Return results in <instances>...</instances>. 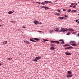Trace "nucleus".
Listing matches in <instances>:
<instances>
[{"mask_svg": "<svg viewBox=\"0 0 79 79\" xmlns=\"http://www.w3.org/2000/svg\"><path fill=\"white\" fill-rule=\"evenodd\" d=\"M69 31H71V32H72V31H74V30H73V29L71 28L69 29Z\"/></svg>", "mask_w": 79, "mask_h": 79, "instance_id": "9", "label": "nucleus"}, {"mask_svg": "<svg viewBox=\"0 0 79 79\" xmlns=\"http://www.w3.org/2000/svg\"><path fill=\"white\" fill-rule=\"evenodd\" d=\"M39 32H41L42 31H39Z\"/></svg>", "mask_w": 79, "mask_h": 79, "instance_id": "56", "label": "nucleus"}, {"mask_svg": "<svg viewBox=\"0 0 79 79\" xmlns=\"http://www.w3.org/2000/svg\"><path fill=\"white\" fill-rule=\"evenodd\" d=\"M30 41H31L32 42H33V40L32 39H30Z\"/></svg>", "mask_w": 79, "mask_h": 79, "instance_id": "28", "label": "nucleus"}, {"mask_svg": "<svg viewBox=\"0 0 79 79\" xmlns=\"http://www.w3.org/2000/svg\"><path fill=\"white\" fill-rule=\"evenodd\" d=\"M76 43V42L74 41H71L69 42L70 44H72L73 43Z\"/></svg>", "mask_w": 79, "mask_h": 79, "instance_id": "7", "label": "nucleus"}, {"mask_svg": "<svg viewBox=\"0 0 79 79\" xmlns=\"http://www.w3.org/2000/svg\"><path fill=\"white\" fill-rule=\"evenodd\" d=\"M54 30L55 31H56V32H58V31H59L58 28H55Z\"/></svg>", "mask_w": 79, "mask_h": 79, "instance_id": "16", "label": "nucleus"}, {"mask_svg": "<svg viewBox=\"0 0 79 79\" xmlns=\"http://www.w3.org/2000/svg\"><path fill=\"white\" fill-rule=\"evenodd\" d=\"M71 11V9H69L67 10L68 12H70Z\"/></svg>", "mask_w": 79, "mask_h": 79, "instance_id": "23", "label": "nucleus"}, {"mask_svg": "<svg viewBox=\"0 0 79 79\" xmlns=\"http://www.w3.org/2000/svg\"><path fill=\"white\" fill-rule=\"evenodd\" d=\"M37 3H39V4H40V2H36Z\"/></svg>", "mask_w": 79, "mask_h": 79, "instance_id": "35", "label": "nucleus"}, {"mask_svg": "<svg viewBox=\"0 0 79 79\" xmlns=\"http://www.w3.org/2000/svg\"><path fill=\"white\" fill-rule=\"evenodd\" d=\"M41 4H42V5H45V2H42Z\"/></svg>", "mask_w": 79, "mask_h": 79, "instance_id": "27", "label": "nucleus"}, {"mask_svg": "<svg viewBox=\"0 0 79 79\" xmlns=\"http://www.w3.org/2000/svg\"><path fill=\"white\" fill-rule=\"evenodd\" d=\"M7 43V41H4L3 42L2 44H4V45H5V44H6Z\"/></svg>", "mask_w": 79, "mask_h": 79, "instance_id": "10", "label": "nucleus"}, {"mask_svg": "<svg viewBox=\"0 0 79 79\" xmlns=\"http://www.w3.org/2000/svg\"><path fill=\"white\" fill-rule=\"evenodd\" d=\"M78 15H79V14H78Z\"/></svg>", "mask_w": 79, "mask_h": 79, "instance_id": "59", "label": "nucleus"}, {"mask_svg": "<svg viewBox=\"0 0 79 79\" xmlns=\"http://www.w3.org/2000/svg\"><path fill=\"white\" fill-rule=\"evenodd\" d=\"M36 40V38H34L33 39V40Z\"/></svg>", "mask_w": 79, "mask_h": 79, "instance_id": "48", "label": "nucleus"}, {"mask_svg": "<svg viewBox=\"0 0 79 79\" xmlns=\"http://www.w3.org/2000/svg\"><path fill=\"white\" fill-rule=\"evenodd\" d=\"M45 3H49V1H45L44 2Z\"/></svg>", "mask_w": 79, "mask_h": 79, "instance_id": "19", "label": "nucleus"}, {"mask_svg": "<svg viewBox=\"0 0 79 79\" xmlns=\"http://www.w3.org/2000/svg\"><path fill=\"white\" fill-rule=\"evenodd\" d=\"M24 42H25L26 44H30L29 42L27 41L24 40Z\"/></svg>", "mask_w": 79, "mask_h": 79, "instance_id": "5", "label": "nucleus"}, {"mask_svg": "<svg viewBox=\"0 0 79 79\" xmlns=\"http://www.w3.org/2000/svg\"><path fill=\"white\" fill-rule=\"evenodd\" d=\"M75 12H77V10H72V13H74Z\"/></svg>", "mask_w": 79, "mask_h": 79, "instance_id": "13", "label": "nucleus"}, {"mask_svg": "<svg viewBox=\"0 0 79 79\" xmlns=\"http://www.w3.org/2000/svg\"><path fill=\"white\" fill-rule=\"evenodd\" d=\"M40 40L39 39L36 38L35 40H36V41H39Z\"/></svg>", "mask_w": 79, "mask_h": 79, "instance_id": "26", "label": "nucleus"}, {"mask_svg": "<svg viewBox=\"0 0 79 79\" xmlns=\"http://www.w3.org/2000/svg\"><path fill=\"white\" fill-rule=\"evenodd\" d=\"M55 15H57V16H60V14L58 13H55Z\"/></svg>", "mask_w": 79, "mask_h": 79, "instance_id": "12", "label": "nucleus"}, {"mask_svg": "<svg viewBox=\"0 0 79 79\" xmlns=\"http://www.w3.org/2000/svg\"><path fill=\"white\" fill-rule=\"evenodd\" d=\"M65 55H71V54L69 52H66L65 53Z\"/></svg>", "mask_w": 79, "mask_h": 79, "instance_id": "6", "label": "nucleus"}, {"mask_svg": "<svg viewBox=\"0 0 79 79\" xmlns=\"http://www.w3.org/2000/svg\"><path fill=\"white\" fill-rule=\"evenodd\" d=\"M69 74H72V73L71 72V71H68L67 72Z\"/></svg>", "mask_w": 79, "mask_h": 79, "instance_id": "17", "label": "nucleus"}, {"mask_svg": "<svg viewBox=\"0 0 79 79\" xmlns=\"http://www.w3.org/2000/svg\"><path fill=\"white\" fill-rule=\"evenodd\" d=\"M69 7H72V6H69Z\"/></svg>", "mask_w": 79, "mask_h": 79, "instance_id": "54", "label": "nucleus"}, {"mask_svg": "<svg viewBox=\"0 0 79 79\" xmlns=\"http://www.w3.org/2000/svg\"><path fill=\"white\" fill-rule=\"evenodd\" d=\"M51 43H55V41H52L50 42Z\"/></svg>", "mask_w": 79, "mask_h": 79, "instance_id": "30", "label": "nucleus"}, {"mask_svg": "<svg viewBox=\"0 0 79 79\" xmlns=\"http://www.w3.org/2000/svg\"><path fill=\"white\" fill-rule=\"evenodd\" d=\"M70 32H68L66 34V35H70Z\"/></svg>", "mask_w": 79, "mask_h": 79, "instance_id": "20", "label": "nucleus"}, {"mask_svg": "<svg viewBox=\"0 0 79 79\" xmlns=\"http://www.w3.org/2000/svg\"><path fill=\"white\" fill-rule=\"evenodd\" d=\"M71 5H74V3H72L71 4Z\"/></svg>", "mask_w": 79, "mask_h": 79, "instance_id": "41", "label": "nucleus"}, {"mask_svg": "<svg viewBox=\"0 0 79 79\" xmlns=\"http://www.w3.org/2000/svg\"><path fill=\"white\" fill-rule=\"evenodd\" d=\"M0 66H2V64L0 63Z\"/></svg>", "mask_w": 79, "mask_h": 79, "instance_id": "52", "label": "nucleus"}, {"mask_svg": "<svg viewBox=\"0 0 79 79\" xmlns=\"http://www.w3.org/2000/svg\"><path fill=\"white\" fill-rule=\"evenodd\" d=\"M57 11H58V12H61V11H60V10L58 9L57 10Z\"/></svg>", "mask_w": 79, "mask_h": 79, "instance_id": "33", "label": "nucleus"}, {"mask_svg": "<svg viewBox=\"0 0 79 79\" xmlns=\"http://www.w3.org/2000/svg\"><path fill=\"white\" fill-rule=\"evenodd\" d=\"M33 42H36V41H35V40H33Z\"/></svg>", "mask_w": 79, "mask_h": 79, "instance_id": "42", "label": "nucleus"}, {"mask_svg": "<svg viewBox=\"0 0 79 79\" xmlns=\"http://www.w3.org/2000/svg\"><path fill=\"white\" fill-rule=\"evenodd\" d=\"M59 41H61L62 42H63V40H60Z\"/></svg>", "mask_w": 79, "mask_h": 79, "instance_id": "39", "label": "nucleus"}, {"mask_svg": "<svg viewBox=\"0 0 79 79\" xmlns=\"http://www.w3.org/2000/svg\"><path fill=\"white\" fill-rule=\"evenodd\" d=\"M51 46L52 47H55V44H51Z\"/></svg>", "mask_w": 79, "mask_h": 79, "instance_id": "24", "label": "nucleus"}, {"mask_svg": "<svg viewBox=\"0 0 79 79\" xmlns=\"http://www.w3.org/2000/svg\"><path fill=\"white\" fill-rule=\"evenodd\" d=\"M40 24H42V23H40Z\"/></svg>", "mask_w": 79, "mask_h": 79, "instance_id": "53", "label": "nucleus"}, {"mask_svg": "<svg viewBox=\"0 0 79 79\" xmlns=\"http://www.w3.org/2000/svg\"><path fill=\"white\" fill-rule=\"evenodd\" d=\"M13 12L12 11H9L8 12L9 14H12Z\"/></svg>", "mask_w": 79, "mask_h": 79, "instance_id": "21", "label": "nucleus"}, {"mask_svg": "<svg viewBox=\"0 0 79 79\" xmlns=\"http://www.w3.org/2000/svg\"><path fill=\"white\" fill-rule=\"evenodd\" d=\"M34 23H35V24H37V23H38V21H35L34 22Z\"/></svg>", "mask_w": 79, "mask_h": 79, "instance_id": "14", "label": "nucleus"}, {"mask_svg": "<svg viewBox=\"0 0 79 79\" xmlns=\"http://www.w3.org/2000/svg\"><path fill=\"white\" fill-rule=\"evenodd\" d=\"M55 42H56L57 44H60V42H58V41H55Z\"/></svg>", "mask_w": 79, "mask_h": 79, "instance_id": "22", "label": "nucleus"}, {"mask_svg": "<svg viewBox=\"0 0 79 79\" xmlns=\"http://www.w3.org/2000/svg\"><path fill=\"white\" fill-rule=\"evenodd\" d=\"M35 58L37 60H39V59L40 58V57H36Z\"/></svg>", "mask_w": 79, "mask_h": 79, "instance_id": "11", "label": "nucleus"}, {"mask_svg": "<svg viewBox=\"0 0 79 79\" xmlns=\"http://www.w3.org/2000/svg\"><path fill=\"white\" fill-rule=\"evenodd\" d=\"M34 61H37V60L36 59V58L34 60Z\"/></svg>", "mask_w": 79, "mask_h": 79, "instance_id": "31", "label": "nucleus"}, {"mask_svg": "<svg viewBox=\"0 0 79 79\" xmlns=\"http://www.w3.org/2000/svg\"><path fill=\"white\" fill-rule=\"evenodd\" d=\"M41 8H44L45 9H50V8H49L48 7L45 6H41Z\"/></svg>", "mask_w": 79, "mask_h": 79, "instance_id": "2", "label": "nucleus"}, {"mask_svg": "<svg viewBox=\"0 0 79 79\" xmlns=\"http://www.w3.org/2000/svg\"><path fill=\"white\" fill-rule=\"evenodd\" d=\"M45 10H46V9H45Z\"/></svg>", "mask_w": 79, "mask_h": 79, "instance_id": "60", "label": "nucleus"}, {"mask_svg": "<svg viewBox=\"0 0 79 79\" xmlns=\"http://www.w3.org/2000/svg\"><path fill=\"white\" fill-rule=\"evenodd\" d=\"M49 3H52V2H51V1L49 2Z\"/></svg>", "mask_w": 79, "mask_h": 79, "instance_id": "44", "label": "nucleus"}, {"mask_svg": "<svg viewBox=\"0 0 79 79\" xmlns=\"http://www.w3.org/2000/svg\"><path fill=\"white\" fill-rule=\"evenodd\" d=\"M23 28V29H25V28H26V27L25 26H23V27H22Z\"/></svg>", "mask_w": 79, "mask_h": 79, "instance_id": "36", "label": "nucleus"}, {"mask_svg": "<svg viewBox=\"0 0 79 79\" xmlns=\"http://www.w3.org/2000/svg\"><path fill=\"white\" fill-rule=\"evenodd\" d=\"M73 76V75H67V77H71Z\"/></svg>", "mask_w": 79, "mask_h": 79, "instance_id": "3", "label": "nucleus"}, {"mask_svg": "<svg viewBox=\"0 0 79 79\" xmlns=\"http://www.w3.org/2000/svg\"><path fill=\"white\" fill-rule=\"evenodd\" d=\"M78 23H79V21H78Z\"/></svg>", "mask_w": 79, "mask_h": 79, "instance_id": "55", "label": "nucleus"}, {"mask_svg": "<svg viewBox=\"0 0 79 79\" xmlns=\"http://www.w3.org/2000/svg\"><path fill=\"white\" fill-rule=\"evenodd\" d=\"M53 30H50L49 31V32H50V33H52V32H53Z\"/></svg>", "mask_w": 79, "mask_h": 79, "instance_id": "25", "label": "nucleus"}, {"mask_svg": "<svg viewBox=\"0 0 79 79\" xmlns=\"http://www.w3.org/2000/svg\"><path fill=\"white\" fill-rule=\"evenodd\" d=\"M59 19H64V17H59Z\"/></svg>", "mask_w": 79, "mask_h": 79, "instance_id": "18", "label": "nucleus"}, {"mask_svg": "<svg viewBox=\"0 0 79 79\" xmlns=\"http://www.w3.org/2000/svg\"><path fill=\"white\" fill-rule=\"evenodd\" d=\"M76 34V33L75 32L72 33V34Z\"/></svg>", "mask_w": 79, "mask_h": 79, "instance_id": "45", "label": "nucleus"}, {"mask_svg": "<svg viewBox=\"0 0 79 79\" xmlns=\"http://www.w3.org/2000/svg\"><path fill=\"white\" fill-rule=\"evenodd\" d=\"M67 46H70V45L69 44H67Z\"/></svg>", "mask_w": 79, "mask_h": 79, "instance_id": "50", "label": "nucleus"}, {"mask_svg": "<svg viewBox=\"0 0 79 79\" xmlns=\"http://www.w3.org/2000/svg\"><path fill=\"white\" fill-rule=\"evenodd\" d=\"M76 22H77V21H78V20H76L75 21Z\"/></svg>", "mask_w": 79, "mask_h": 79, "instance_id": "47", "label": "nucleus"}, {"mask_svg": "<svg viewBox=\"0 0 79 79\" xmlns=\"http://www.w3.org/2000/svg\"><path fill=\"white\" fill-rule=\"evenodd\" d=\"M13 23H15V21H14L13 22Z\"/></svg>", "mask_w": 79, "mask_h": 79, "instance_id": "57", "label": "nucleus"}, {"mask_svg": "<svg viewBox=\"0 0 79 79\" xmlns=\"http://www.w3.org/2000/svg\"><path fill=\"white\" fill-rule=\"evenodd\" d=\"M10 22H11V23H13V21H10Z\"/></svg>", "mask_w": 79, "mask_h": 79, "instance_id": "51", "label": "nucleus"}, {"mask_svg": "<svg viewBox=\"0 0 79 79\" xmlns=\"http://www.w3.org/2000/svg\"><path fill=\"white\" fill-rule=\"evenodd\" d=\"M50 49H51V50H55V48L53 47H51V48H50Z\"/></svg>", "mask_w": 79, "mask_h": 79, "instance_id": "15", "label": "nucleus"}, {"mask_svg": "<svg viewBox=\"0 0 79 79\" xmlns=\"http://www.w3.org/2000/svg\"><path fill=\"white\" fill-rule=\"evenodd\" d=\"M68 29L66 28L64 29L63 28H61V31L62 32H65V31H68Z\"/></svg>", "mask_w": 79, "mask_h": 79, "instance_id": "1", "label": "nucleus"}, {"mask_svg": "<svg viewBox=\"0 0 79 79\" xmlns=\"http://www.w3.org/2000/svg\"><path fill=\"white\" fill-rule=\"evenodd\" d=\"M70 48H73V47L72 46H69L65 48V49H66V50H68V49H70Z\"/></svg>", "mask_w": 79, "mask_h": 79, "instance_id": "4", "label": "nucleus"}, {"mask_svg": "<svg viewBox=\"0 0 79 79\" xmlns=\"http://www.w3.org/2000/svg\"><path fill=\"white\" fill-rule=\"evenodd\" d=\"M71 45H72V46H73V47L77 46V44H72Z\"/></svg>", "mask_w": 79, "mask_h": 79, "instance_id": "8", "label": "nucleus"}, {"mask_svg": "<svg viewBox=\"0 0 79 79\" xmlns=\"http://www.w3.org/2000/svg\"><path fill=\"white\" fill-rule=\"evenodd\" d=\"M61 44H64V42L63 41L61 43Z\"/></svg>", "mask_w": 79, "mask_h": 79, "instance_id": "29", "label": "nucleus"}, {"mask_svg": "<svg viewBox=\"0 0 79 79\" xmlns=\"http://www.w3.org/2000/svg\"><path fill=\"white\" fill-rule=\"evenodd\" d=\"M76 6H73V8H76Z\"/></svg>", "mask_w": 79, "mask_h": 79, "instance_id": "38", "label": "nucleus"}, {"mask_svg": "<svg viewBox=\"0 0 79 79\" xmlns=\"http://www.w3.org/2000/svg\"><path fill=\"white\" fill-rule=\"evenodd\" d=\"M7 60H10V58H8L7 59Z\"/></svg>", "mask_w": 79, "mask_h": 79, "instance_id": "49", "label": "nucleus"}, {"mask_svg": "<svg viewBox=\"0 0 79 79\" xmlns=\"http://www.w3.org/2000/svg\"><path fill=\"white\" fill-rule=\"evenodd\" d=\"M77 36H78V37H79V33L77 35Z\"/></svg>", "mask_w": 79, "mask_h": 79, "instance_id": "43", "label": "nucleus"}, {"mask_svg": "<svg viewBox=\"0 0 79 79\" xmlns=\"http://www.w3.org/2000/svg\"><path fill=\"white\" fill-rule=\"evenodd\" d=\"M63 11H65L66 9H63Z\"/></svg>", "mask_w": 79, "mask_h": 79, "instance_id": "37", "label": "nucleus"}, {"mask_svg": "<svg viewBox=\"0 0 79 79\" xmlns=\"http://www.w3.org/2000/svg\"><path fill=\"white\" fill-rule=\"evenodd\" d=\"M12 59V58H9V60H11Z\"/></svg>", "mask_w": 79, "mask_h": 79, "instance_id": "46", "label": "nucleus"}, {"mask_svg": "<svg viewBox=\"0 0 79 79\" xmlns=\"http://www.w3.org/2000/svg\"><path fill=\"white\" fill-rule=\"evenodd\" d=\"M43 40H44V41H48V40H45L44 39Z\"/></svg>", "mask_w": 79, "mask_h": 79, "instance_id": "34", "label": "nucleus"}, {"mask_svg": "<svg viewBox=\"0 0 79 79\" xmlns=\"http://www.w3.org/2000/svg\"><path fill=\"white\" fill-rule=\"evenodd\" d=\"M64 16H65V17H68V15H64Z\"/></svg>", "mask_w": 79, "mask_h": 79, "instance_id": "40", "label": "nucleus"}, {"mask_svg": "<svg viewBox=\"0 0 79 79\" xmlns=\"http://www.w3.org/2000/svg\"><path fill=\"white\" fill-rule=\"evenodd\" d=\"M67 45H68V44H65L64 45V47H66L67 46Z\"/></svg>", "mask_w": 79, "mask_h": 79, "instance_id": "32", "label": "nucleus"}, {"mask_svg": "<svg viewBox=\"0 0 79 79\" xmlns=\"http://www.w3.org/2000/svg\"><path fill=\"white\" fill-rule=\"evenodd\" d=\"M1 27V25H0V27Z\"/></svg>", "mask_w": 79, "mask_h": 79, "instance_id": "58", "label": "nucleus"}]
</instances>
